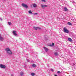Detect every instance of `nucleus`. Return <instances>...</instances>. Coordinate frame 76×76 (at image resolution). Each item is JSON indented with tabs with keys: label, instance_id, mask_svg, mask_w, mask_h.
<instances>
[{
	"label": "nucleus",
	"instance_id": "1",
	"mask_svg": "<svg viewBox=\"0 0 76 76\" xmlns=\"http://www.w3.org/2000/svg\"><path fill=\"white\" fill-rule=\"evenodd\" d=\"M6 50L7 51V53L9 56H11L12 54V52L9 48H6Z\"/></svg>",
	"mask_w": 76,
	"mask_h": 76
},
{
	"label": "nucleus",
	"instance_id": "2",
	"mask_svg": "<svg viewBox=\"0 0 76 76\" xmlns=\"http://www.w3.org/2000/svg\"><path fill=\"white\" fill-rule=\"evenodd\" d=\"M63 31L65 33H67V34L69 33V31L66 27L64 28Z\"/></svg>",
	"mask_w": 76,
	"mask_h": 76
},
{
	"label": "nucleus",
	"instance_id": "3",
	"mask_svg": "<svg viewBox=\"0 0 76 76\" xmlns=\"http://www.w3.org/2000/svg\"><path fill=\"white\" fill-rule=\"evenodd\" d=\"M22 6L23 7H25V8H26V9H28V5L26 4H24L23 3L22 4Z\"/></svg>",
	"mask_w": 76,
	"mask_h": 76
},
{
	"label": "nucleus",
	"instance_id": "4",
	"mask_svg": "<svg viewBox=\"0 0 76 76\" xmlns=\"http://www.w3.org/2000/svg\"><path fill=\"white\" fill-rule=\"evenodd\" d=\"M0 67L1 68H3V69H5L6 67V66L3 64H0Z\"/></svg>",
	"mask_w": 76,
	"mask_h": 76
},
{
	"label": "nucleus",
	"instance_id": "5",
	"mask_svg": "<svg viewBox=\"0 0 76 76\" xmlns=\"http://www.w3.org/2000/svg\"><path fill=\"white\" fill-rule=\"evenodd\" d=\"M41 6L42 8V9H44L45 8V7H48V6L47 5H42V4L41 5Z\"/></svg>",
	"mask_w": 76,
	"mask_h": 76
},
{
	"label": "nucleus",
	"instance_id": "6",
	"mask_svg": "<svg viewBox=\"0 0 76 76\" xmlns=\"http://www.w3.org/2000/svg\"><path fill=\"white\" fill-rule=\"evenodd\" d=\"M33 28L35 30H37V29H41V28L38 27H34Z\"/></svg>",
	"mask_w": 76,
	"mask_h": 76
},
{
	"label": "nucleus",
	"instance_id": "7",
	"mask_svg": "<svg viewBox=\"0 0 76 76\" xmlns=\"http://www.w3.org/2000/svg\"><path fill=\"white\" fill-rule=\"evenodd\" d=\"M13 33L14 35H15V36H16V35H18V34L16 33V31H13Z\"/></svg>",
	"mask_w": 76,
	"mask_h": 76
},
{
	"label": "nucleus",
	"instance_id": "8",
	"mask_svg": "<svg viewBox=\"0 0 76 76\" xmlns=\"http://www.w3.org/2000/svg\"><path fill=\"white\" fill-rule=\"evenodd\" d=\"M44 48L45 50V51H46V52H47V51H48V49L46 47H44Z\"/></svg>",
	"mask_w": 76,
	"mask_h": 76
},
{
	"label": "nucleus",
	"instance_id": "9",
	"mask_svg": "<svg viewBox=\"0 0 76 76\" xmlns=\"http://www.w3.org/2000/svg\"><path fill=\"white\" fill-rule=\"evenodd\" d=\"M64 10L65 12H67L68 11V9H67V8L66 7H64Z\"/></svg>",
	"mask_w": 76,
	"mask_h": 76
},
{
	"label": "nucleus",
	"instance_id": "10",
	"mask_svg": "<svg viewBox=\"0 0 76 76\" xmlns=\"http://www.w3.org/2000/svg\"><path fill=\"white\" fill-rule=\"evenodd\" d=\"M4 39V38H3V37H1V36L0 37V40L1 41H3Z\"/></svg>",
	"mask_w": 76,
	"mask_h": 76
},
{
	"label": "nucleus",
	"instance_id": "11",
	"mask_svg": "<svg viewBox=\"0 0 76 76\" xmlns=\"http://www.w3.org/2000/svg\"><path fill=\"white\" fill-rule=\"evenodd\" d=\"M54 55L56 56H58V53L57 52H55L54 53Z\"/></svg>",
	"mask_w": 76,
	"mask_h": 76
},
{
	"label": "nucleus",
	"instance_id": "12",
	"mask_svg": "<svg viewBox=\"0 0 76 76\" xmlns=\"http://www.w3.org/2000/svg\"><path fill=\"white\" fill-rule=\"evenodd\" d=\"M68 41H70L71 42H72V39H71V38H68Z\"/></svg>",
	"mask_w": 76,
	"mask_h": 76
},
{
	"label": "nucleus",
	"instance_id": "13",
	"mask_svg": "<svg viewBox=\"0 0 76 76\" xmlns=\"http://www.w3.org/2000/svg\"><path fill=\"white\" fill-rule=\"evenodd\" d=\"M33 6L34 7H37V4H34L33 5Z\"/></svg>",
	"mask_w": 76,
	"mask_h": 76
},
{
	"label": "nucleus",
	"instance_id": "14",
	"mask_svg": "<svg viewBox=\"0 0 76 76\" xmlns=\"http://www.w3.org/2000/svg\"><path fill=\"white\" fill-rule=\"evenodd\" d=\"M32 66L33 67H36V65L35 64H33L32 65Z\"/></svg>",
	"mask_w": 76,
	"mask_h": 76
},
{
	"label": "nucleus",
	"instance_id": "15",
	"mask_svg": "<svg viewBox=\"0 0 76 76\" xmlns=\"http://www.w3.org/2000/svg\"><path fill=\"white\" fill-rule=\"evenodd\" d=\"M67 24L69 25H72V24L71 23L69 22H68Z\"/></svg>",
	"mask_w": 76,
	"mask_h": 76
},
{
	"label": "nucleus",
	"instance_id": "16",
	"mask_svg": "<svg viewBox=\"0 0 76 76\" xmlns=\"http://www.w3.org/2000/svg\"><path fill=\"white\" fill-rule=\"evenodd\" d=\"M23 73L22 72H21L20 73V76H23Z\"/></svg>",
	"mask_w": 76,
	"mask_h": 76
},
{
	"label": "nucleus",
	"instance_id": "17",
	"mask_svg": "<svg viewBox=\"0 0 76 76\" xmlns=\"http://www.w3.org/2000/svg\"><path fill=\"white\" fill-rule=\"evenodd\" d=\"M29 13H30L31 14H32V12L31 10L28 11Z\"/></svg>",
	"mask_w": 76,
	"mask_h": 76
},
{
	"label": "nucleus",
	"instance_id": "18",
	"mask_svg": "<svg viewBox=\"0 0 76 76\" xmlns=\"http://www.w3.org/2000/svg\"><path fill=\"white\" fill-rule=\"evenodd\" d=\"M31 76H34V75H35V73H32L31 74Z\"/></svg>",
	"mask_w": 76,
	"mask_h": 76
},
{
	"label": "nucleus",
	"instance_id": "19",
	"mask_svg": "<svg viewBox=\"0 0 76 76\" xmlns=\"http://www.w3.org/2000/svg\"><path fill=\"white\" fill-rule=\"evenodd\" d=\"M8 25H12V23H11L10 22H8Z\"/></svg>",
	"mask_w": 76,
	"mask_h": 76
},
{
	"label": "nucleus",
	"instance_id": "20",
	"mask_svg": "<svg viewBox=\"0 0 76 76\" xmlns=\"http://www.w3.org/2000/svg\"><path fill=\"white\" fill-rule=\"evenodd\" d=\"M54 45V43H52V45H51V46H53V45Z\"/></svg>",
	"mask_w": 76,
	"mask_h": 76
},
{
	"label": "nucleus",
	"instance_id": "21",
	"mask_svg": "<svg viewBox=\"0 0 76 76\" xmlns=\"http://www.w3.org/2000/svg\"><path fill=\"white\" fill-rule=\"evenodd\" d=\"M57 73L60 74L61 73V72H60V71H58L57 72Z\"/></svg>",
	"mask_w": 76,
	"mask_h": 76
},
{
	"label": "nucleus",
	"instance_id": "22",
	"mask_svg": "<svg viewBox=\"0 0 76 76\" xmlns=\"http://www.w3.org/2000/svg\"><path fill=\"white\" fill-rule=\"evenodd\" d=\"M34 15H38V13H34Z\"/></svg>",
	"mask_w": 76,
	"mask_h": 76
},
{
	"label": "nucleus",
	"instance_id": "23",
	"mask_svg": "<svg viewBox=\"0 0 76 76\" xmlns=\"http://www.w3.org/2000/svg\"><path fill=\"white\" fill-rule=\"evenodd\" d=\"M42 1H44V2H45V0H42Z\"/></svg>",
	"mask_w": 76,
	"mask_h": 76
},
{
	"label": "nucleus",
	"instance_id": "24",
	"mask_svg": "<svg viewBox=\"0 0 76 76\" xmlns=\"http://www.w3.org/2000/svg\"><path fill=\"white\" fill-rule=\"evenodd\" d=\"M51 71H52V72H54V69H51Z\"/></svg>",
	"mask_w": 76,
	"mask_h": 76
},
{
	"label": "nucleus",
	"instance_id": "25",
	"mask_svg": "<svg viewBox=\"0 0 76 76\" xmlns=\"http://www.w3.org/2000/svg\"><path fill=\"white\" fill-rule=\"evenodd\" d=\"M33 62H34V61H31V63H33Z\"/></svg>",
	"mask_w": 76,
	"mask_h": 76
},
{
	"label": "nucleus",
	"instance_id": "26",
	"mask_svg": "<svg viewBox=\"0 0 76 76\" xmlns=\"http://www.w3.org/2000/svg\"><path fill=\"white\" fill-rule=\"evenodd\" d=\"M73 66H75V64H73Z\"/></svg>",
	"mask_w": 76,
	"mask_h": 76
},
{
	"label": "nucleus",
	"instance_id": "27",
	"mask_svg": "<svg viewBox=\"0 0 76 76\" xmlns=\"http://www.w3.org/2000/svg\"><path fill=\"white\" fill-rule=\"evenodd\" d=\"M32 6H33V5H31V7H32Z\"/></svg>",
	"mask_w": 76,
	"mask_h": 76
},
{
	"label": "nucleus",
	"instance_id": "28",
	"mask_svg": "<svg viewBox=\"0 0 76 76\" xmlns=\"http://www.w3.org/2000/svg\"><path fill=\"white\" fill-rule=\"evenodd\" d=\"M4 1H6V0H3Z\"/></svg>",
	"mask_w": 76,
	"mask_h": 76
},
{
	"label": "nucleus",
	"instance_id": "29",
	"mask_svg": "<svg viewBox=\"0 0 76 76\" xmlns=\"http://www.w3.org/2000/svg\"><path fill=\"white\" fill-rule=\"evenodd\" d=\"M0 20H2V19L1 18H0Z\"/></svg>",
	"mask_w": 76,
	"mask_h": 76
},
{
	"label": "nucleus",
	"instance_id": "30",
	"mask_svg": "<svg viewBox=\"0 0 76 76\" xmlns=\"http://www.w3.org/2000/svg\"><path fill=\"white\" fill-rule=\"evenodd\" d=\"M1 34H0V37H1Z\"/></svg>",
	"mask_w": 76,
	"mask_h": 76
},
{
	"label": "nucleus",
	"instance_id": "31",
	"mask_svg": "<svg viewBox=\"0 0 76 76\" xmlns=\"http://www.w3.org/2000/svg\"><path fill=\"white\" fill-rule=\"evenodd\" d=\"M11 76H13V75L12 74H11Z\"/></svg>",
	"mask_w": 76,
	"mask_h": 76
}]
</instances>
